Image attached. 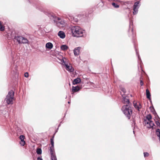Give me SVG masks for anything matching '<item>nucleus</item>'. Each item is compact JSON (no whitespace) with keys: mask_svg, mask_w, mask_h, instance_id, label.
<instances>
[{"mask_svg":"<svg viewBox=\"0 0 160 160\" xmlns=\"http://www.w3.org/2000/svg\"><path fill=\"white\" fill-rule=\"evenodd\" d=\"M26 0V1L30 3H32L33 6L35 7L40 11L43 12L45 15L48 16L52 22L55 23L57 26L64 25V21L62 20L60 18L57 17L52 12L43 8L41 2L38 0Z\"/></svg>","mask_w":160,"mask_h":160,"instance_id":"f257e3e1","label":"nucleus"},{"mask_svg":"<svg viewBox=\"0 0 160 160\" xmlns=\"http://www.w3.org/2000/svg\"><path fill=\"white\" fill-rule=\"evenodd\" d=\"M70 30L74 37H83V33L85 30H82L78 26L75 25L72 26L70 28Z\"/></svg>","mask_w":160,"mask_h":160,"instance_id":"f03ea898","label":"nucleus"},{"mask_svg":"<svg viewBox=\"0 0 160 160\" xmlns=\"http://www.w3.org/2000/svg\"><path fill=\"white\" fill-rule=\"evenodd\" d=\"M132 104L125 105L123 106L122 108V110L123 113L128 119H130L132 112Z\"/></svg>","mask_w":160,"mask_h":160,"instance_id":"7ed1b4c3","label":"nucleus"},{"mask_svg":"<svg viewBox=\"0 0 160 160\" xmlns=\"http://www.w3.org/2000/svg\"><path fill=\"white\" fill-rule=\"evenodd\" d=\"M14 94V92L12 90H11L8 92V94L5 99V101L8 104L12 103Z\"/></svg>","mask_w":160,"mask_h":160,"instance_id":"20e7f679","label":"nucleus"},{"mask_svg":"<svg viewBox=\"0 0 160 160\" xmlns=\"http://www.w3.org/2000/svg\"><path fill=\"white\" fill-rule=\"evenodd\" d=\"M80 23L83 22L87 21L88 20L89 14L88 13H85L82 14L78 15Z\"/></svg>","mask_w":160,"mask_h":160,"instance_id":"39448f33","label":"nucleus"},{"mask_svg":"<svg viewBox=\"0 0 160 160\" xmlns=\"http://www.w3.org/2000/svg\"><path fill=\"white\" fill-rule=\"evenodd\" d=\"M120 94L122 98V102L124 104L126 103V105H129L132 104L129 99V96L125 95L124 94H122L121 92H120Z\"/></svg>","mask_w":160,"mask_h":160,"instance_id":"423d86ee","label":"nucleus"},{"mask_svg":"<svg viewBox=\"0 0 160 160\" xmlns=\"http://www.w3.org/2000/svg\"><path fill=\"white\" fill-rule=\"evenodd\" d=\"M18 34L16 31H10L7 33V38L9 39H12L14 40Z\"/></svg>","mask_w":160,"mask_h":160,"instance_id":"0eeeda50","label":"nucleus"},{"mask_svg":"<svg viewBox=\"0 0 160 160\" xmlns=\"http://www.w3.org/2000/svg\"><path fill=\"white\" fill-rule=\"evenodd\" d=\"M62 62L64 63L63 65L65 67V68L67 70L70 72H73L74 71V68L71 66L68 65L67 62H65L63 60H62Z\"/></svg>","mask_w":160,"mask_h":160,"instance_id":"6e6552de","label":"nucleus"},{"mask_svg":"<svg viewBox=\"0 0 160 160\" xmlns=\"http://www.w3.org/2000/svg\"><path fill=\"white\" fill-rule=\"evenodd\" d=\"M82 88V85H78L75 87L72 86V94H73L74 92H78Z\"/></svg>","mask_w":160,"mask_h":160,"instance_id":"1a4fd4ad","label":"nucleus"},{"mask_svg":"<svg viewBox=\"0 0 160 160\" xmlns=\"http://www.w3.org/2000/svg\"><path fill=\"white\" fill-rule=\"evenodd\" d=\"M133 25V22L132 21V19H129V29L128 31L129 32H130V29H131V32L132 34V39L133 40V42H134V40L135 39V38L133 34V29L131 27V26Z\"/></svg>","mask_w":160,"mask_h":160,"instance_id":"9d476101","label":"nucleus"},{"mask_svg":"<svg viewBox=\"0 0 160 160\" xmlns=\"http://www.w3.org/2000/svg\"><path fill=\"white\" fill-rule=\"evenodd\" d=\"M150 109L151 112L152 113L154 114V115L155 116V118L157 120H158V119H160V118L157 114L156 112L155 111V110L153 107V106H151L150 107Z\"/></svg>","mask_w":160,"mask_h":160,"instance_id":"9b49d317","label":"nucleus"},{"mask_svg":"<svg viewBox=\"0 0 160 160\" xmlns=\"http://www.w3.org/2000/svg\"><path fill=\"white\" fill-rule=\"evenodd\" d=\"M81 48L80 47L75 48L73 50V52L75 56H77L79 55L80 52V49Z\"/></svg>","mask_w":160,"mask_h":160,"instance_id":"f8f14e48","label":"nucleus"},{"mask_svg":"<svg viewBox=\"0 0 160 160\" xmlns=\"http://www.w3.org/2000/svg\"><path fill=\"white\" fill-rule=\"evenodd\" d=\"M134 46H135V45H134ZM134 48H135V50L136 55H137V56L138 57V63H139L140 65V66L141 67V64H142V61L141 60V58H140V55H139V54L138 51V50L136 49L135 46H134Z\"/></svg>","mask_w":160,"mask_h":160,"instance_id":"ddd939ff","label":"nucleus"},{"mask_svg":"<svg viewBox=\"0 0 160 160\" xmlns=\"http://www.w3.org/2000/svg\"><path fill=\"white\" fill-rule=\"evenodd\" d=\"M23 37L20 36L18 34L16 36V38H15L14 40H16L18 42L19 44H21V42L22 40V39Z\"/></svg>","mask_w":160,"mask_h":160,"instance_id":"4468645a","label":"nucleus"},{"mask_svg":"<svg viewBox=\"0 0 160 160\" xmlns=\"http://www.w3.org/2000/svg\"><path fill=\"white\" fill-rule=\"evenodd\" d=\"M58 36L61 38L63 39L66 36L64 32L62 31H60L58 33Z\"/></svg>","mask_w":160,"mask_h":160,"instance_id":"2eb2a0df","label":"nucleus"},{"mask_svg":"<svg viewBox=\"0 0 160 160\" xmlns=\"http://www.w3.org/2000/svg\"><path fill=\"white\" fill-rule=\"evenodd\" d=\"M81 79L79 78H77L74 79L72 81L73 85H76L80 83L81 82Z\"/></svg>","mask_w":160,"mask_h":160,"instance_id":"dca6fc26","label":"nucleus"},{"mask_svg":"<svg viewBox=\"0 0 160 160\" xmlns=\"http://www.w3.org/2000/svg\"><path fill=\"white\" fill-rule=\"evenodd\" d=\"M146 96L147 98L150 100L151 98V94L150 92L148 89H146Z\"/></svg>","mask_w":160,"mask_h":160,"instance_id":"f3484780","label":"nucleus"},{"mask_svg":"<svg viewBox=\"0 0 160 160\" xmlns=\"http://www.w3.org/2000/svg\"><path fill=\"white\" fill-rule=\"evenodd\" d=\"M53 45L50 42H48L46 44V48L47 49H51L53 48Z\"/></svg>","mask_w":160,"mask_h":160,"instance_id":"a211bd4d","label":"nucleus"},{"mask_svg":"<svg viewBox=\"0 0 160 160\" xmlns=\"http://www.w3.org/2000/svg\"><path fill=\"white\" fill-rule=\"evenodd\" d=\"M72 21L75 22H79L80 20L78 18V15L74 16L72 18Z\"/></svg>","mask_w":160,"mask_h":160,"instance_id":"6ab92c4d","label":"nucleus"},{"mask_svg":"<svg viewBox=\"0 0 160 160\" xmlns=\"http://www.w3.org/2000/svg\"><path fill=\"white\" fill-rule=\"evenodd\" d=\"M140 6V2L137 1L134 3L133 8L138 9Z\"/></svg>","mask_w":160,"mask_h":160,"instance_id":"aec40b11","label":"nucleus"},{"mask_svg":"<svg viewBox=\"0 0 160 160\" xmlns=\"http://www.w3.org/2000/svg\"><path fill=\"white\" fill-rule=\"evenodd\" d=\"M60 48L62 50L64 51L68 50V47L66 44H63L61 45Z\"/></svg>","mask_w":160,"mask_h":160,"instance_id":"412c9836","label":"nucleus"},{"mask_svg":"<svg viewBox=\"0 0 160 160\" xmlns=\"http://www.w3.org/2000/svg\"><path fill=\"white\" fill-rule=\"evenodd\" d=\"M58 59L60 61V62L59 63L62 65H64V63L62 62V60H63L65 62H66L67 61V59L63 57H62L61 58H58Z\"/></svg>","mask_w":160,"mask_h":160,"instance_id":"4be33fe9","label":"nucleus"},{"mask_svg":"<svg viewBox=\"0 0 160 160\" xmlns=\"http://www.w3.org/2000/svg\"><path fill=\"white\" fill-rule=\"evenodd\" d=\"M119 88L120 90L123 92V94L126 93V90L124 87L122 85H121L119 86Z\"/></svg>","mask_w":160,"mask_h":160,"instance_id":"5701e85b","label":"nucleus"},{"mask_svg":"<svg viewBox=\"0 0 160 160\" xmlns=\"http://www.w3.org/2000/svg\"><path fill=\"white\" fill-rule=\"evenodd\" d=\"M28 41L27 39V38L23 37L22 38V40L21 42V44L28 43Z\"/></svg>","mask_w":160,"mask_h":160,"instance_id":"b1692460","label":"nucleus"},{"mask_svg":"<svg viewBox=\"0 0 160 160\" xmlns=\"http://www.w3.org/2000/svg\"><path fill=\"white\" fill-rule=\"evenodd\" d=\"M54 136H53L50 139V142L51 146L50 147L54 148Z\"/></svg>","mask_w":160,"mask_h":160,"instance_id":"393cba45","label":"nucleus"},{"mask_svg":"<svg viewBox=\"0 0 160 160\" xmlns=\"http://www.w3.org/2000/svg\"><path fill=\"white\" fill-rule=\"evenodd\" d=\"M156 133L157 136L159 138V141H160V129L157 128L156 130Z\"/></svg>","mask_w":160,"mask_h":160,"instance_id":"a878e982","label":"nucleus"},{"mask_svg":"<svg viewBox=\"0 0 160 160\" xmlns=\"http://www.w3.org/2000/svg\"><path fill=\"white\" fill-rule=\"evenodd\" d=\"M49 150L51 155L55 154V152L54 150V148L49 147Z\"/></svg>","mask_w":160,"mask_h":160,"instance_id":"bb28decb","label":"nucleus"},{"mask_svg":"<svg viewBox=\"0 0 160 160\" xmlns=\"http://www.w3.org/2000/svg\"><path fill=\"white\" fill-rule=\"evenodd\" d=\"M133 106L134 107V108L136 109H137L138 111H140V108L138 107V105L137 104V103H136V102L135 103L134 101L133 102Z\"/></svg>","mask_w":160,"mask_h":160,"instance_id":"cd10ccee","label":"nucleus"},{"mask_svg":"<svg viewBox=\"0 0 160 160\" xmlns=\"http://www.w3.org/2000/svg\"><path fill=\"white\" fill-rule=\"evenodd\" d=\"M36 152L38 154L40 155L42 153V150L41 148H37L36 149Z\"/></svg>","mask_w":160,"mask_h":160,"instance_id":"c85d7f7f","label":"nucleus"},{"mask_svg":"<svg viewBox=\"0 0 160 160\" xmlns=\"http://www.w3.org/2000/svg\"><path fill=\"white\" fill-rule=\"evenodd\" d=\"M112 6L115 8H119V5L117 3L113 2L112 3Z\"/></svg>","mask_w":160,"mask_h":160,"instance_id":"c756f323","label":"nucleus"},{"mask_svg":"<svg viewBox=\"0 0 160 160\" xmlns=\"http://www.w3.org/2000/svg\"><path fill=\"white\" fill-rule=\"evenodd\" d=\"M51 160H57L55 154L51 155Z\"/></svg>","mask_w":160,"mask_h":160,"instance_id":"7c9ffc66","label":"nucleus"},{"mask_svg":"<svg viewBox=\"0 0 160 160\" xmlns=\"http://www.w3.org/2000/svg\"><path fill=\"white\" fill-rule=\"evenodd\" d=\"M146 118L148 121H150V120H151V119L152 118V116L150 114H148L147 116L146 117Z\"/></svg>","mask_w":160,"mask_h":160,"instance_id":"2f4dec72","label":"nucleus"},{"mask_svg":"<svg viewBox=\"0 0 160 160\" xmlns=\"http://www.w3.org/2000/svg\"><path fill=\"white\" fill-rule=\"evenodd\" d=\"M149 126H148L147 127L148 129H150V128H152V129H153L155 128L154 127V126H155V124L154 123L152 124V125L150 124H149Z\"/></svg>","mask_w":160,"mask_h":160,"instance_id":"473e14b6","label":"nucleus"},{"mask_svg":"<svg viewBox=\"0 0 160 160\" xmlns=\"http://www.w3.org/2000/svg\"><path fill=\"white\" fill-rule=\"evenodd\" d=\"M133 15H136L137 14L138 12V9L136 8H133Z\"/></svg>","mask_w":160,"mask_h":160,"instance_id":"72a5a7b5","label":"nucleus"},{"mask_svg":"<svg viewBox=\"0 0 160 160\" xmlns=\"http://www.w3.org/2000/svg\"><path fill=\"white\" fill-rule=\"evenodd\" d=\"M20 144L21 145L24 146L25 144V142L24 140V139H21L20 142Z\"/></svg>","mask_w":160,"mask_h":160,"instance_id":"f704fd0d","label":"nucleus"},{"mask_svg":"<svg viewBox=\"0 0 160 160\" xmlns=\"http://www.w3.org/2000/svg\"><path fill=\"white\" fill-rule=\"evenodd\" d=\"M16 129V131L19 134L21 133V128L18 127H17Z\"/></svg>","mask_w":160,"mask_h":160,"instance_id":"c9c22d12","label":"nucleus"},{"mask_svg":"<svg viewBox=\"0 0 160 160\" xmlns=\"http://www.w3.org/2000/svg\"><path fill=\"white\" fill-rule=\"evenodd\" d=\"M159 120H160V119H158V120H157V121H155V122L157 126L160 127V122L159 121Z\"/></svg>","mask_w":160,"mask_h":160,"instance_id":"e433bc0d","label":"nucleus"},{"mask_svg":"<svg viewBox=\"0 0 160 160\" xmlns=\"http://www.w3.org/2000/svg\"><path fill=\"white\" fill-rule=\"evenodd\" d=\"M5 29V27L2 25H1L0 26V31H3Z\"/></svg>","mask_w":160,"mask_h":160,"instance_id":"4c0bfd02","label":"nucleus"},{"mask_svg":"<svg viewBox=\"0 0 160 160\" xmlns=\"http://www.w3.org/2000/svg\"><path fill=\"white\" fill-rule=\"evenodd\" d=\"M131 2H132L131 1H127L125 2H124V5H127L131 4Z\"/></svg>","mask_w":160,"mask_h":160,"instance_id":"58836bf2","label":"nucleus"},{"mask_svg":"<svg viewBox=\"0 0 160 160\" xmlns=\"http://www.w3.org/2000/svg\"><path fill=\"white\" fill-rule=\"evenodd\" d=\"M143 154L144 157H148L149 155V154L148 152H144Z\"/></svg>","mask_w":160,"mask_h":160,"instance_id":"ea45409f","label":"nucleus"},{"mask_svg":"<svg viewBox=\"0 0 160 160\" xmlns=\"http://www.w3.org/2000/svg\"><path fill=\"white\" fill-rule=\"evenodd\" d=\"M25 138V136L23 135H20L19 136V139L21 140V139H24Z\"/></svg>","mask_w":160,"mask_h":160,"instance_id":"a19ab883","label":"nucleus"},{"mask_svg":"<svg viewBox=\"0 0 160 160\" xmlns=\"http://www.w3.org/2000/svg\"><path fill=\"white\" fill-rule=\"evenodd\" d=\"M29 74L28 72H26L25 73L24 76L25 77L28 78V77Z\"/></svg>","mask_w":160,"mask_h":160,"instance_id":"79ce46f5","label":"nucleus"},{"mask_svg":"<svg viewBox=\"0 0 160 160\" xmlns=\"http://www.w3.org/2000/svg\"><path fill=\"white\" fill-rule=\"evenodd\" d=\"M37 160H43L42 158V156L41 157H39L37 158Z\"/></svg>","mask_w":160,"mask_h":160,"instance_id":"37998d69","label":"nucleus"},{"mask_svg":"<svg viewBox=\"0 0 160 160\" xmlns=\"http://www.w3.org/2000/svg\"><path fill=\"white\" fill-rule=\"evenodd\" d=\"M140 85L141 86H142L143 85V82L142 80H140Z\"/></svg>","mask_w":160,"mask_h":160,"instance_id":"c03bdc74","label":"nucleus"},{"mask_svg":"<svg viewBox=\"0 0 160 160\" xmlns=\"http://www.w3.org/2000/svg\"><path fill=\"white\" fill-rule=\"evenodd\" d=\"M138 106L139 108H140V109L142 108V106L141 105V104L140 102H139V105H138Z\"/></svg>","mask_w":160,"mask_h":160,"instance_id":"a18cd8bd","label":"nucleus"},{"mask_svg":"<svg viewBox=\"0 0 160 160\" xmlns=\"http://www.w3.org/2000/svg\"><path fill=\"white\" fill-rule=\"evenodd\" d=\"M58 127L57 128V130L55 131V132L54 133V134H53V136H55V134L56 133V132H57L58 131Z\"/></svg>","mask_w":160,"mask_h":160,"instance_id":"49530a36","label":"nucleus"},{"mask_svg":"<svg viewBox=\"0 0 160 160\" xmlns=\"http://www.w3.org/2000/svg\"><path fill=\"white\" fill-rule=\"evenodd\" d=\"M154 123L152 121V120H150V123H149V124H150V125H152V124Z\"/></svg>","mask_w":160,"mask_h":160,"instance_id":"de8ad7c7","label":"nucleus"},{"mask_svg":"<svg viewBox=\"0 0 160 160\" xmlns=\"http://www.w3.org/2000/svg\"><path fill=\"white\" fill-rule=\"evenodd\" d=\"M132 122L133 124L134 125L135 124V121L134 119L132 120Z\"/></svg>","mask_w":160,"mask_h":160,"instance_id":"09e8293b","label":"nucleus"},{"mask_svg":"<svg viewBox=\"0 0 160 160\" xmlns=\"http://www.w3.org/2000/svg\"><path fill=\"white\" fill-rule=\"evenodd\" d=\"M149 123H150V121H148V122H147H147H145V124H147L149 125Z\"/></svg>","mask_w":160,"mask_h":160,"instance_id":"8fccbe9b","label":"nucleus"},{"mask_svg":"<svg viewBox=\"0 0 160 160\" xmlns=\"http://www.w3.org/2000/svg\"><path fill=\"white\" fill-rule=\"evenodd\" d=\"M109 1H117V2H120V1L119 0H108Z\"/></svg>","mask_w":160,"mask_h":160,"instance_id":"3c124183","label":"nucleus"},{"mask_svg":"<svg viewBox=\"0 0 160 160\" xmlns=\"http://www.w3.org/2000/svg\"><path fill=\"white\" fill-rule=\"evenodd\" d=\"M147 120H148V119H147L146 118V119H144V122H143V123L144 122L145 123V122H147Z\"/></svg>","mask_w":160,"mask_h":160,"instance_id":"603ef678","label":"nucleus"},{"mask_svg":"<svg viewBox=\"0 0 160 160\" xmlns=\"http://www.w3.org/2000/svg\"><path fill=\"white\" fill-rule=\"evenodd\" d=\"M149 100L150 101V102H151V104H152V106H153V105H152V100H151V99H150V100Z\"/></svg>","mask_w":160,"mask_h":160,"instance_id":"864d4df0","label":"nucleus"},{"mask_svg":"<svg viewBox=\"0 0 160 160\" xmlns=\"http://www.w3.org/2000/svg\"><path fill=\"white\" fill-rule=\"evenodd\" d=\"M1 25H2V22L0 21V26Z\"/></svg>","mask_w":160,"mask_h":160,"instance_id":"5fc2aeb1","label":"nucleus"},{"mask_svg":"<svg viewBox=\"0 0 160 160\" xmlns=\"http://www.w3.org/2000/svg\"><path fill=\"white\" fill-rule=\"evenodd\" d=\"M61 123H60V124L58 125V127L59 128V127H60V126H61Z\"/></svg>","mask_w":160,"mask_h":160,"instance_id":"6e6d98bb","label":"nucleus"},{"mask_svg":"<svg viewBox=\"0 0 160 160\" xmlns=\"http://www.w3.org/2000/svg\"><path fill=\"white\" fill-rule=\"evenodd\" d=\"M70 103V101H68V103H69H69Z\"/></svg>","mask_w":160,"mask_h":160,"instance_id":"4d7b16f0","label":"nucleus"},{"mask_svg":"<svg viewBox=\"0 0 160 160\" xmlns=\"http://www.w3.org/2000/svg\"><path fill=\"white\" fill-rule=\"evenodd\" d=\"M63 123V122H62V121H61V122H60V123H61H61Z\"/></svg>","mask_w":160,"mask_h":160,"instance_id":"13d9d810","label":"nucleus"},{"mask_svg":"<svg viewBox=\"0 0 160 160\" xmlns=\"http://www.w3.org/2000/svg\"><path fill=\"white\" fill-rule=\"evenodd\" d=\"M129 37H130V34H129Z\"/></svg>","mask_w":160,"mask_h":160,"instance_id":"bf43d9fd","label":"nucleus"},{"mask_svg":"<svg viewBox=\"0 0 160 160\" xmlns=\"http://www.w3.org/2000/svg\"><path fill=\"white\" fill-rule=\"evenodd\" d=\"M130 96H131V97H132V95H131V94L130 95Z\"/></svg>","mask_w":160,"mask_h":160,"instance_id":"052dcab7","label":"nucleus"},{"mask_svg":"<svg viewBox=\"0 0 160 160\" xmlns=\"http://www.w3.org/2000/svg\"><path fill=\"white\" fill-rule=\"evenodd\" d=\"M1 111H2V110H0V113H1Z\"/></svg>","mask_w":160,"mask_h":160,"instance_id":"680f3d73","label":"nucleus"},{"mask_svg":"<svg viewBox=\"0 0 160 160\" xmlns=\"http://www.w3.org/2000/svg\"><path fill=\"white\" fill-rule=\"evenodd\" d=\"M66 113L65 114L64 117H65V115H66Z\"/></svg>","mask_w":160,"mask_h":160,"instance_id":"e2e57ef3","label":"nucleus"},{"mask_svg":"<svg viewBox=\"0 0 160 160\" xmlns=\"http://www.w3.org/2000/svg\"><path fill=\"white\" fill-rule=\"evenodd\" d=\"M133 133L134 134V131H133Z\"/></svg>","mask_w":160,"mask_h":160,"instance_id":"0e129e2a","label":"nucleus"}]
</instances>
